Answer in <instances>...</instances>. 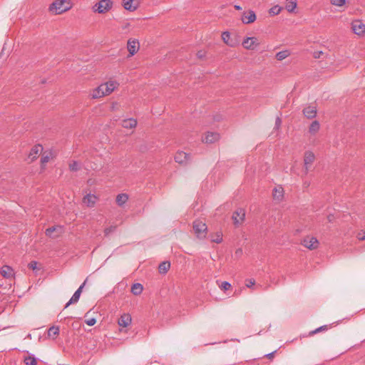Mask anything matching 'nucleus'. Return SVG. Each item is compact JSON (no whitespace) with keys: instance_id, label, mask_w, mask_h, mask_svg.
I'll return each instance as SVG.
<instances>
[{"instance_id":"c03bdc74","label":"nucleus","mask_w":365,"mask_h":365,"mask_svg":"<svg viewBox=\"0 0 365 365\" xmlns=\"http://www.w3.org/2000/svg\"><path fill=\"white\" fill-rule=\"evenodd\" d=\"M36 262L32 261L29 263V267L32 269H35L36 267Z\"/></svg>"},{"instance_id":"6e6552de","label":"nucleus","mask_w":365,"mask_h":365,"mask_svg":"<svg viewBox=\"0 0 365 365\" xmlns=\"http://www.w3.org/2000/svg\"><path fill=\"white\" fill-rule=\"evenodd\" d=\"M259 45V42L257 38L255 37H247L242 41V46L248 50H253L255 48Z\"/></svg>"},{"instance_id":"39448f33","label":"nucleus","mask_w":365,"mask_h":365,"mask_svg":"<svg viewBox=\"0 0 365 365\" xmlns=\"http://www.w3.org/2000/svg\"><path fill=\"white\" fill-rule=\"evenodd\" d=\"M302 245L309 250H314L318 247L319 242L316 237L307 236L303 239Z\"/></svg>"},{"instance_id":"79ce46f5","label":"nucleus","mask_w":365,"mask_h":365,"mask_svg":"<svg viewBox=\"0 0 365 365\" xmlns=\"http://www.w3.org/2000/svg\"><path fill=\"white\" fill-rule=\"evenodd\" d=\"M281 124H282V120H281L280 118L277 117L275 120L274 129H277V130L279 129Z\"/></svg>"},{"instance_id":"bb28decb","label":"nucleus","mask_w":365,"mask_h":365,"mask_svg":"<svg viewBox=\"0 0 365 365\" xmlns=\"http://www.w3.org/2000/svg\"><path fill=\"white\" fill-rule=\"evenodd\" d=\"M290 53L287 50L282 51L276 54V58L278 61H282L289 56Z\"/></svg>"},{"instance_id":"1a4fd4ad","label":"nucleus","mask_w":365,"mask_h":365,"mask_svg":"<svg viewBox=\"0 0 365 365\" xmlns=\"http://www.w3.org/2000/svg\"><path fill=\"white\" fill-rule=\"evenodd\" d=\"M86 284V282H84L79 287L78 289L74 292L70 300L66 303L65 305L64 309L68 308L71 304L77 303L80 299L81 294L82 292L83 288Z\"/></svg>"},{"instance_id":"0eeeda50","label":"nucleus","mask_w":365,"mask_h":365,"mask_svg":"<svg viewBox=\"0 0 365 365\" xmlns=\"http://www.w3.org/2000/svg\"><path fill=\"white\" fill-rule=\"evenodd\" d=\"M245 217V210L242 208H238L233 213L232 218L233 220L234 224L235 225H239L244 221Z\"/></svg>"},{"instance_id":"6ab92c4d","label":"nucleus","mask_w":365,"mask_h":365,"mask_svg":"<svg viewBox=\"0 0 365 365\" xmlns=\"http://www.w3.org/2000/svg\"><path fill=\"white\" fill-rule=\"evenodd\" d=\"M96 201V197L94 195L88 194L83 199V202L88 207H93Z\"/></svg>"},{"instance_id":"a18cd8bd","label":"nucleus","mask_w":365,"mask_h":365,"mask_svg":"<svg viewBox=\"0 0 365 365\" xmlns=\"http://www.w3.org/2000/svg\"><path fill=\"white\" fill-rule=\"evenodd\" d=\"M322 54H323L322 51H316L314 53V57L316 58H320Z\"/></svg>"},{"instance_id":"a19ab883","label":"nucleus","mask_w":365,"mask_h":365,"mask_svg":"<svg viewBox=\"0 0 365 365\" xmlns=\"http://www.w3.org/2000/svg\"><path fill=\"white\" fill-rule=\"evenodd\" d=\"M222 39L223 41L226 43H227V40L229 39L230 38V33L227 32V31H225V32H223L222 34Z\"/></svg>"},{"instance_id":"dca6fc26","label":"nucleus","mask_w":365,"mask_h":365,"mask_svg":"<svg viewBox=\"0 0 365 365\" xmlns=\"http://www.w3.org/2000/svg\"><path fill=\"white\" fill-rule=\"evenodd\" d=\"M132 321L131 317L129 314H123L118 319V324L121 327H127L130 324Z\"/></svg>"},{"instance_id":"8fccbe9b","label":"nucleus","mask_w":365,"mask_h":365,"mask_svg":"<svg viewBox=\"0 0 365 365\" xmlns=\"http://www.w3.org/2000/svg\"><path fill=\"white\" fill-rule=\"evenodd\" d=\"M235 8L237 10H241L242 9V7L240 6H239V5H235Z\"/></svg>"},{"instance_id":"c9c22d12","label":"nucleus","mask_w":365,"mask_h":365,"mask_svg":"<svg viewBox=\"0 0 365 365\" xmlns=\"http://www.w3.org/2000/svg\"><path fill=\"white\" fill-rule=\"evenodd\" d=\"M220 287L222 289L227 291L231 288V284L227 282H223Z\"/></svg>"},{"instance_id":"f257e3e1","label":"nucleus","mask_w":365,"mask_h":365,"mask_svg":"<svg viewBox=\"0 0 365 365\" xmlns=\"http://www.w3.org/2000/svg\"><path fill=\"white\" fill-rule=\"evenodd\" d=\"M118 83L115 81H109L105 83H102L95 88L91 93L92 98H100L104 96L111 93L118 86Z\"/></svg>"},{"instance_id":"5701e85b","label":"nucleus","mask_w":365,"mask_h":365,"mask_svg":"<svg viewBox=\"0 0 365 365\" xmlns=\"http://www.w3.org/2000/svg\"><path fill=\"white\" fill-rule=\"evenodd\" d=\"M143 290V287L140 283H135L133 284V286L131 287V292L134 295L140 294L142 293Z\"/></svg>"},{"instance_id":"9b49d317","label":"nucleus","mask_w":365,"mask_h":365,"mask_svg":"<svg viewBox=\"0 0 365 365\" xmlns=\"http://www.w3.org/2000/svg\"><path fill=\"white\" fill-rule=\"evenodd\" d=\"M241 19L243 24H249L256 20V14L253 11L250 10L243 13Z\"/></svg>"},{"instance_id":"412c9836","label":"nucleus","mask_w":365,"mask_h":365,"mask_svg":"<svg viewBox=\"0 0 365 365\" xmlns=\"http://www.w3.org/2000/svg\"><path fill=\"white\" fill-rule=\"evenodd\" d=\"M128 200V195L125 193H121L117 195L116 202L119 206H123Z\"/></svg>"},{"instance_id":"2eb2a0df","label":"nucleus","mask_w":365,"mask_h":365,"mask_svg":"<svg viewBox=\"0 0 365 365\" xmlns=\"http://www.w3.org/2000/svg\"><path fill=\"white\" fill-rule=\"evenodd\" d=\"M43 150V147L41 145H34L29 154V158L31 159V161H34V160H36L38 157V155L42 152Z\"/></svg>"},{"instance_id":"ddd939ff","label":"nucleus","mask_w":365,"mask_h":365,"mask_svg":"<svg viewBox=\"0 0 365 365\" xmlns=\"http://www.w3.org/2000/svg\"><path fill=\"white\" fill-rule=\"evenodd\" d=\"M220 138V135L215 132H207L202 138V141L205 143H213L217 141Z\"/></svg>"},{"instance_id":"f03ea898","label":"nucleus","mask_w":365,"mask_h":365,"mask_svg":"<svg viewBox=\"0 0 365 365\" xmlns=\"http://www.w3.org/2000/svg\"><path fill=\"white\" fill-rule=\"evenodd\" d=\"M72 7L70 0H56L49 6V11L55 14H61Z\"/></svg>"},{"instance_id":"de8ad7c7","label":"nucleus","mask_w":365,"mask_h":365,"mask_svg":"<svg viewBox=\"0 0 365 365\" xmlns=\"http://www.w3.org/2000/svg\"><path fill=\"white\" fill-rule=\"evenodd\" d=\"M358 238H359L360 240H365V232H364L362 235L359 233V234L358 235Z\"/></svg>"},{"instance_id":"c85d7f7f","label":"nucleus","mask_w":365,"mask_h":365,"mask_svg":"<svg viewBox=\"0 0 365 365\" xmlns=\"http://www.w3.org/2000/svg\"><path fill=\"white\" fill-rule=\"evenodd\" d=\"M61 226H53L46 230V235L50 237H53L52 234L56 230H61Z\"/></svg>"},{"instance_id":"4468645a","label":"nucleus","mask_w":365,"mask_h":365,"mask_svg":"<svg viewBox=\"0 0 365 365\" xmlns=\"http://www.w3.org/2000/svg\"><path fill=\"white\" fill-rule=\"evenodd\" d=\"M128 50L130 56H133L139 49V43L135 39H130L128 41Z\"/></svg>"},{"instance_id":"37998d69","label":"nucleus","mask_w":365,"mask_h":365,"mask_svg":"<svg viewBox=\"0 0 365 365\" xmlns=\"http://www.w3.org/2000/svg\"><path fill=\"white\" fill-rule=\"evenodd\" d=\"M255 283V281L254 279H248L247 280V282H246V286L247 287H251L252 286H253Z\"/></svg>"},{"instance_id":"9d476101","label":"nucleus","mask_w":365,"mask_h":365,"mask_svg":"<svg viewBox=\"0 0 365 365\" xmlns=\"http://www.w3.org/2000/svg\"><path fill=\"white\" fill-rule=\"evenodd\" d=\"M351 29L354 34L361 36L365 33V24L361 21H354L351 24Z\"/></svg>"},{"instance_id":"e433bc0d","label":"nucleus","mask_w":365,"mask_h":365,"mask_svg":"<svg viewBox=\"0 0 365 365\" xmlns=\"http://www.w3.org/2000/svg\"><path fill=\"white\" fill-rule=\"evenodd\" d=\"M50 159V156L48 155H45L43 154L41 158V163L42 165H44L46 164V163L48 162Z\"/></svg>"},{"instance_id":"7c9ffc66","label":"nucleus","mask_w":365,"mask_h":365,"mask_svg":"<svg viewBox=\"0 0 365 365\" xmlns=\"http://www.w3.org/2000/svg\"><path fill=\"white\" fill-rule=\"evenodd\" d=\"M296 6H297V3L294 1H289L287 3L286 9L289 12H292L294 11V9L296 8Z\"/></svg>"},{"instance_id":"2f4dec72","label":"nucleus","mask_w":365,"mask_h":365,"mask_svg":"<svg viewBox=\"0 0 365 365\" xmlns=\"http://www.w3.org/2000/svg\"><path fill=\"white\" fill-rule=\"evenodd\" d=\"M212 242L216 243H220L222 241V234L220 232H217L215 237L211 240Z\"/></svg>"},{"instance_id":"f8f14e48","label":"nucleus","mask_w":365,"mask_h":365,"mask_svg":"<svg viewBox=\"0 0 365 365\" xmlns=\"http://www.w3.org/2000/svg\"><path fill=\"white\" fill-rule=\"evenodd\" d=\"M315 159L314 153L311 151H307L304 153V163L305 168V173L307 174L309 170V167L311 165Z\"/></svg>"},{"instance_id":"a878e982","label":"nucleus","mask_w":365,"mask_h":365,"mask_svg":"<svg viewBox=\"0 0 365 365\" xmlns=\"http://www.w3.org/2000/svg\"><path fill=\"white\" fill-rule=\"evenodd\" d=\"M273 197L277 200H280L283 197V189L282 187H275L274 189Z\"/></svg>"},{"instance_id":"aec40b11","label":"nucleus","mask_w":365,"mask_h":365,"mask_svg":"<svg viewBox=\"0 0 365 365\" xmlns=\"http://www.w3.org/2000/svg\"><path fill=\"white\" fill-rule=\"evenodd\" d=\"M121 125L125 128H133L136 126L137 121L133 118L125 119L122 121Z\"/></svg>"},{"instance_id":"20e7f679","label":"nucleus","mask_w":365,"mask_h":365,"mask_svg":"<svg viewBox=\"0 0 365 365\" xmlns=\"http://www.w3.org/2000/svg\"><path fill=\"white\" fill-rule=\"evenodd\" d=\"M112 7L113 1L111 0H101L93 6V10L98 14H105L109 11Z\"/></svg>"},{"instance_id":"7ed1b4c3","label":"nucleus","mask_w":365,"mask_h":365,"mask_svg":"<svg viewBox=\"0 0 365 365\" xmlns=\"http://www.w3.org/2000/svg\"><path fill=\"white\" fill-rule=\"evenodd\" d=\"M207 227L205 222L200 220H197L193 222V230L197 238H205L207 235Z\"/></svg>"},{"instance_id":"423d86ee","label":"nucleus","mask_w":365,"mask_h":365,"mask_svg":"<svg viewBox=\"0 0 365 365\" xmlns=\"http://www.w3.org/2000/svg\"><path fill=\"white\" fill-rule=\"evenodd\" d=\"M175 160L179 164L186 165L190 160V155L183 151H178L175 155Z\"/></svg>"},{"instance_id":"49530a36","label":"nucleus","mask_w":365,"mask_h":365,"mask_svg":"<svg viewBox=\"0 0 365 365\" xmlns=\"http://www.w3.org/2000/svg\"><path fill=\"white\" fill-rule=\"evenodd\" d=\"M275 353H276V351H272V352H271V353H269V354H266V355H265V356H266L267 358H268V359H272V357L274 356V354H275Z\"/></svg>"},{"instance_id":"f704fd0d","label":"nucleus","mask_w":365,"mask_h":365,"mask_svg":"<svg viewBox=\"0 0 365 365\" xmlns=\"http://www.w3.org/2000/svg\"><path fill=\"white\" fill-rule=\"evenodd\" d=\"M280 11H281V7H279L278 6H273L272 8H271L269 13L272 14L274 15H277V14H279Z\"/></svg>"},{"instance_id":"b1692460","label":"nucleus","mask_w":365,"mask_h":365,"mask_svg":"<svg viewBox=\"0 0 365 365\" xmlns=\"http://www.w3.org/2000/svg\"><path fill=\"white\" fill-rule=\"evenodd\" d=\"M170 263L169 262H167V261L163 262L159 264V267H158L159 272L161 274H165L168 272V270L170 269Z\"/></svg>"},{"instance_id":"a211bd4d","label":"nucleus","mask_w":365,"mask_h":365,"mask_svg":"<svg viewBox=\"0 0 365 365\" xmlns=\"http://www.w3.org/2000/svg\"><path fill=\"white\" fill-rule=\"evenodd\" d=\"M0 273L2 277L7 279L11 278L14 274V269L7 265H4L1 268Z\"/></svg>"},{"instance_id":"f3484780","label":"nucleus","mask_w":365,"mask_h":365,"mask_svg":"<svg viewBox=\"0 0 365 365\" xmlns=\"http://www.w3.org/2000/svg\"><path fill=\"white\" fill-rule=\"evenodd\" d=\"M303 114L307 118H313L316 116L317 108L314 106H309L304 108Z\"/></svg>"},{"instance_id":"09e8293b","label":"nucleus","mask_w":365,"mask_h":365,"mask_svg":"<svg viewBox=\"0 0 365 365\" xmlns=\"http://www.w3.org/2000/svg\"><path fill=\"white\" fill-rule=\"evenodd\" d=\"M197 56H198V58H202V57H203V53H202V51H199V52L197 53Z\"/></svg>"},{"instance_id":"58836bf2","label":"nucleus","mask_w":365,"mask_h":365,"mask_svg":"<svg viewBox=\"0 0 365 365\" xmlns=\"http://www.w3.org/2000/svg\"><path fill=\"white\" fill-rule=\"evenodd\" d=\"M85 322L88 326H93L96 323V319L95 318H90L86 319Z\"/></svg>"},{"instance_id":"72a5a7b5","label":"nucleus","mask_w":365,"mask_h":365,"mask_svg":"<svg viewBox=\"0 0 365 365\" xmlns=\"http://www.w3.org/2000/svg\"><path fill=\"white\" fill-rule=\"evenodd\" d=\"M330 2L332 5L336 6H342L345 4L346 1L345 0H330Z\"/></svg>"},{"instance_id":"473e14b6","label":"nucleus","mask_w":365,"mask_h":365,"mask_svg":"<svg viewBox=\"0 0 365 365\" xmlns=\"http://www.w3.org/2000/svg\"><path fill=\"white\" fill-rule=\"evenodd\" d=\"M80 168V165L77 161H73L69 164V169L71 171H77Z\"/></svg>"},{"instance_id":"4c0bfd02","label":"nucleus","mask_w":365,"mask_h":365,"mask_svg":"<svg viewBox=\"0 0 365 365\" xmlns=\"http://www.w3.org/2000/svg\"><path fill=\"white\" fill-rule=\"evenodd\" d=\"M115 230V226H110L109 227H107L104 230V233L106 235H108L111 232H113Z\"/></svg>"},{"instance_id":"c756f323","label":"nucleus","mask_w":365,"mask_h":365,"mask_svg":"<svg viewBox=\"0 0 365 365\" xmlns=\"http://www.w3.org/2000/svg\"><path fill=\"white\" fill-rule=\"evenodd\" d=\"M24 363L26 365H36L37 364L36 359L33 356H29L25 357Z\"/></svg>"},{"instance_id":"ea45409f","label":"nucleus","mask_w":365,"mask_h":365,"mask_svg":"<svg viewBox=\"0 0 365 365\" xmlns=\"http://www.w3.org/2000/svg\"><path fill=\"white\" fill-rule=\"evenodd\" d=\"M326 329H327V326H322V327L316 329L315 330L311 331L310 334H314L319 332L320 331L326 330Z\"/></svg>"},{"instance_id":"4be33fe9","label":"nucleus","mask_w":365,"mask_h":365,"mask_svg":"<svg viewBox=\"0 0 365 365\" xmlns=\"http://www.w3.org/2000/svg\"><path fill=\"white\" fill-rule=\"evenodd\" d=\"M133 0H123V6L125 9L133 11L137 9V6L133 4Z\"/></svg>"},{"instance_id":"393cba45","label":"nucleus","mask_w":365,"mask_h":365,"mask_svg":"<svg viewBox=\"0 0 365 365\" xmlns=\"http://www.w3.org/2000/svg\"><path fill=\"white\" fill-rule=\"evenodd\" d=\"M319 127H320V125H319V122L317 120H314L311 123V125L309 126V131L312 134H315L319 130Z\"/></svg>"},{"instance_id":"cd10ccee","label":"nucleus","mask_w":365,"mask_h":365,"mask_svg":"<svg viewBox=\"0 0 365 365\" xmlns=\"http://www.w3.org/2000/svg\"><path fill=\"white\" fill-rule=\"evenodd\" d=\"M59 334V327L53 326L48 330V335L49 336L56 337Z\"/></svg>"}]
</instances>
